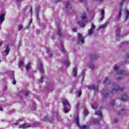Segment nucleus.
I'll use <instances>...</instances> for the list:
<instances>
[{
    "instance_id": "nucleus-19",
    "label": "nucleus",
    "mask_w": 129,
    "mask_h": 129,
    "mask_svg": "<svg viewBox=\"0 0 129 129\" xmlns=\"http://www.w3.org/2000/svg\"><path fill=\"white\" fill-rule=\"evenodd\" d=\"M75 122L77 125L78 126H80V124L79 123V118L78 117H76L75 118Z\"/></svg>"
},
{
    "instance_id": "nucleus-8",
    "label": "nucleus",
    "mask_w": 129,
    "mask_h": 129,
    "mask_svg": "<svg viewBox=\"0 0 129 129\" xmlns=\"http://www.w3.org/2000/svg\"><path fill=\"white\" fill-rule=\"evenodd\" d=\"M104 10H102L101 12V18L100 19V21H103V19H104Z\"/></svg>"
},
{
    "instance_id": "nucleus-61",
    "label": "nucleus",
    "mask_w": 129,
    "mask_h": 129,
    "mask_svg": "<svg viewBox=\"0 0 129 129\" xmlns=\"http://www.w3.org/2000/svg\"><path fill=\"white\" fill-rule=\"evenodd\" d=\"M121 110H124V109L122 108V109H121Z\"/></svg>"
},
{
    "instance_id": "nucleus-50",
    "label": "nucleus",
    "mask_w": 129,
    "mask_h": 129,
    "mask_svg": "<svg viewBox=\"0 0 129 129\" xmlns=\"http://www.w3.org/2000/svg\"><path fill=\"white\" fill-rule=\"evenodd\" d=\"M47 119H48V118H47V117H45L43 120H47Z\"/></svg>"
},
{
    "instance_id": "nucleus-27",
    "label": "nucleus",
    "mask_w": 129,
    "mask_h": 129,
    "mask_svg": "<svg viewBox=\"0 0 129 129\" xmlns=\"http://www.w3.org/2000/svg\"><path fill=\"white\" fill-rule=\"evenodd\" d=\"M39 69H40V72H43L44 71V70L43 69V64L42 63H40V66L39 67Z\"/></svg>"
},
{
    "instance_id": "nucleus-1",
    "label": "nucleus",
    "mask_w": 129,
    "mask_h": 129,
    "mask_svg": "<svg viewBox=\"0 0 129 129\" xmlns=\"http://www.w3.org/2000/svg\"><path fill=\"white\" fill-rule=\"evenodd\" d=\"M62 104H63V110L65 113H68L69 111H70V107L71 105L69 103V102L67 101V100H64L62 102Z\"/></svg>"
},
{
    "instance_id": "nucleus-54",
    "label": "nucleus",
    "mask_w": 129,
    "mask_h": 129,
    "mask_svg": "<svg viewBox=\"0 0 129 129\" xmlns=\"http://www.w3.org/2000/svg\"><path fill=\"white\" fill-rule=\"evenodd\" d=\"M32 22H33V20L31 19L30 21V24H32Z\"/></svg>"
},
{
    "instance_id": "nucleus-49",
    "label": "nucleus",
    "mask_w": 129,
    "mask_h": 129,
    "mask_svg": "<svg viewBox=\"0 0 129 129\" xmlns=\"http://www.w3.org/2000/svg\"><path fill=\"white\" fill-rule=\"evenodd\" d=\"M118 119H115L114 120V122H118Z\"/></svg>"
},
{
    "instance_id": "nucleus-30",
    "label": "nucleus",
    "mask_w": 129,
    "mask_h": 129,
    "mask_svg": "<svg viewBox=\"0 0 129 129\" xmlns=\"http://www.w3.org/2000/svg\"><path fill=\"white\" fill-rule=\"evenodd\" d=\"M88 113H89V112H88V110L85 109L84 111V114L85 115V116H87L88 115Z\"/></svg>"
},
{
    "instance_id": "nucleus-36",
    "label": "nucleus",
    "mask_w": 129,
    "mask_h": 129,
    "mask_svg": "<svg viewBox=\"0 0 129 129\" xmlns=\"http://www.w3.org/2000/svg\"><path fill=\"white\" fill-rule=\"evenodd\" d=\"M43 81H44V77L41 76V79L40 80V83H42V82H43Z\"/></svg>"
},
{
    "instance_id": "nucleus-56",
    "label": "nucleus",
    "mask_w": 129,
    "mask_h": 129,
    "mask_svg": "<svg viewBox=\"0 0 129 129\" xmlns=\"http://www.w3.org/2000/svg\"><path fill=\"white\" fill-rule=\"evenodd\" d=\"M0 110H3V107H0Z\"/></svg>"
},
{
    "instance_id": "nucleus-46",
    "label": "nucleus",
    "mask_w": 129,
    "mask_h": 129,
    "mask_svg": "<svg viewBox=\"0 0 129 129\" xmlns=\"http://www.w3.org/2000/svg\"><path fill=\"white\" fill-rule=\"evenodd\" d=\"M72 31H74V32H77V29H73Z\"/></svg>"
},
{
    "instance_id": "nucleus-33",
    "label": "nucleus",
    "mask_w": 129,
    "mask_h": 129,
    "mask_svg": "<svg viewBox=\"0 0 129 129\" xmlns=\"http://www.w3.org/2000/svg\"><path fill=\"white\" fill-rule=\"evenodd\" d=\"M91 29L92 30H94V29H95V25H94V24L92 23Z\"/></svg>"
},
{
    "instance_id": "nucleus-51",
    "label": "nucleus",
    "mask_w": 129,
    "mask_h": 129,
    "mask_svg": "<svg viewBox=\"0 0 129 129\" xmlns=\"http://www.w3.org/2000/svg\"><path fill=\"white\" fill-rule=\"evenodd\" d=\"M97 2H103V0H96Z\"/></svg>"
},
{
    "instance_id": "nucleus-15",
    "label": "nucleus",
    "mask_w": 129,
    "mask_h": 129,
    "mask_svg": "<svg viewBox=\"0 0 129 129\" xmlns=\"http://www.w3.org/2000/svg\"><path fill=\"white\" fill-rule=\"evenodd\" d=\"M104 83H107L108 84H110V80L108 79V77H106L104 81Z\"/></svg>"
},
{
    "instance_id": "nucleus-47",
    "label": "nucleus",
    "mask_w": 129,
    "mask_h": 129,
    "mask_svg": "<svg viewBox=\"0 0 129 129\" xmlns=\"http://www.w3.org/2000/svg\"><path fill=\"white\" fill-rule=\"evenodd\" d=\"M117 69H118V67H117V66H115L114 67V70H117Z\"/></svg>"
},
{
    "instance_id": "nucleus-60",
    "label": "nucleus",
    "mask_w": 129,
    "mask_h": 129,
    "mask_svg": "<svg viewBox=\"0 0 129 129\" xmlns=\"http://www.w3.org/2000/svg\"><path fill=\"white\" fill-rule=\"evenodd\" d=\"M80 2H83V0H79Z\"/></svg>"
},
{
    "instance_id": "nucleus-42",
    "label": "nucleus",
    "mask_w": 129,
    "mask_h": 129,
    "mask_svg": "<svg viewBox=\"0 0 129 129\" xmlns=\"http://www.w3.org/2000/svg\"><path fill=\"white\" fill-rule=\"evenodd\" d=\"M117 80H120V79H122V77H118L117 78H116Z\"/></svg>"
},
{
    "instance_id": "nucleus-63",
    "label": "nucleus",
    "mask_w": 129,
    "mask_h": 129,
    "mask_svg": "<svg viewBox=\"0 0 129 129\" xmlns=\"http://www.w3.org/2000/svg\"><path fill=\"white\" fill-rule=\"evenodd\" d=\"M48 121H49V122H52V121H49V120H48Z\"/></svg>"
},
{
    "instance_id": "nucleus-18",
    "label": "nucleus",
    "mask_w": 129,
    "mask_h": 129,
    "mask_svg": "<svg viewBox=\"0 0 129 129\" xmlns=\"http://www.w3.org/2000/svg\"><path fill=\"white\" fill-rule=\"evenodd\" d=\"M80 126V129H89V126H87V125H83L82 126Z\"/></svg>"
},
{
    "instance_id": "nucleus-28",
    "label": "nucleus",
    "mask_w": 129,
    "mask_h": 129,
    "mask_svg": "<svg viewBox=\"0 0 129 129\" xmlns=\"http://www.w3.org/2000/svg\"><path fill=\"white\" fill-rule=\"evenodd\" d=\"M115 102V101H114V100H111L110 102V105H111V106H113L114 105Z\"/></svg>"
},
{
    "instance_id": "nucleus-3",
    "label": "nucleus",
    "mask_w": 129,
    "mask_h": 129,
    "mask_svg": "<svg viewBox=\"0 0 129 129\" xmlns=\"http://www.w3.org/2000/svg\"><path fill=\"white\" fill-rule=\"evenodd\" d=\"M30 126H31V124L25 123L19 125V128H27L28 127H30Z\"/></svg>"
},
{
    "instance_id": "nucleus-34",
    "label": "nucleus",
    "mask_w": 129,
    "mask_h": 129,
    "mask_svg": "<svg viewBox=\"0 0 129 129\" xmlns=\"http://www.w3.org/2000/svg\"><path fill=\"white\" fill-rule=\"evenodd\" d=\"M92 107L93 109H96V108H97V105L96 104H94L92 106Z\"/></svg>"
},
{
    "instance_id": "nucleus-57",
    "label": "nucleus",
    "mask_w": 129,
    "mask_h": 129,
    "mask_svg": "<svg viewBox=\"0 0 129 129\" xmlns=\"http://www.w3.org/2000/svg\"><path fill=\"white\" fill-rule=\"evenodd\" d=\"M57 1V2H61L62 1V0H56Z\"/></svg>"
},
{
    "instance_id": "nucleus-53",
    "label": "nucleus",
    "mask_w": 129,
    "mask_h": 129,
    "mask_svg": "<svg viewBox=\"0 0 129 129\" xmlns=\"http://www.w3.org/2000/svg\"><path fill=\"white\" fill-rule=\"evenodd\" d=\"M2 45H3V42L0 41V46H2Z\"/></svg>"
},
{
    "instance_id": "nucleus-52",
    "label": "nucleus",
    "mask_w": 129,
    "mask_h": 129,
    "mask_svg": "<svg viewBox=\"0 0 129 129\" xmlns=\"http://www.w3.org/2000/svg\"><path fill=\"white\" fill-rule=\"evenodd\" d=\"M30 12L31 13V14H32V12H33V8H31V10H30Z\"/></svg>"
},
{
    "instance_id": "nucleus-39",
    "label": "nucleus",
    "mask_w": 129,
    "mask_h": 129,
    "mask_svg": "<svg viewBox=\"0 0 129 129\" xmlns=\"http://www.w3.org/2000/svg\"><path fill=\"white\" fill-rule=\"evenodd\" d=\"M62 53H66V50L64 49V48H62V49L61 50Z\"/></svg>"
},
{
    "instance_id": "nucleus-5",
    "label": "nucleus",
    "mask_w": 129,
    "mask_h": 129,
    "mask_svg": "<svg viewBox=\"0 0 129 129\" xmlns=\"http://www.w3.org/2000/svg\"><path fill=\"white\" fill-rule=\"evenodd\" d=\"M87 88L88 89H91V90H96L98 89V87H95V86H88Z\"/></svg>"
},
{
    "instance_id": "nucleus-31",
    "label": "nucleus",
    "mask_w": 129,
    "mask_h": 129,
    "mask_svg": "<svg viewBox=\"0 0 129 129\" xmlns=\"http://www.w3.org/2000/svg\"><path fill=\"white\" fill-rule=\"evenodd\" d=\"M100 121V120H98V119H95L94 120V122H95V123H99Z\"/></svg>"
},
{
    "instance_id": "nucleus-29",
    "label": "nucleus",
    "mask_w": 129,
    "mask_h": 129,
    "mask_svg": "<svg viewBox=\"0 0 129 129\" xmlns=\"http://www.w3.org/2000/svg\"><path fill=\"white\" fill-rule=\"evenodd\" d=\"M88 34L89 35H92V34H93V29H90L88 30Z\"/></svg>"
},
{
    "instance_id": "nucleus-44",
    "label": "nucleus",
    "mask_w": 129,
    "mask_h": 129,
    "mask_svg": "<svg viewBox=\"0 0 129 129\" xmlns=\"http://www.w3.org/2000/svg\"><path fill=\"white\" fill-rule=\"evenodd\" d=\"M19 121H17L16 123H14V124L15 125H19Z\"/></svg>"
},
{
    "instance_id": "nucleus-62",
    "label": "nucleus",
    "mask_w": 129,
    "mask_h": 129,
    "mask_svg": "<svg viewBox=\"0 0 129 129\" xmlns=\"http://www.w3.org/2000/svg\"><path fill=\"white\" fill-rule=\"evenodd\" d=\"M50 57H52V55H51V54H50Z\"/></svg>"
},
{
    "instance_id": "nucleus-4",
    "label": "nucleus",
    "mask_w": 129,
    "mask_h": 129,
    "mask_svg": "<svg viewBox=\"0 0 129 129\" xmlns=\"http://www.w3.org/2000/svg\"><path fill=\"white\" fill-rule=\"evenodd\" d=\"M117 73L119 75H123V76L126 75V72L125 71L118 70L117 71Z\"/></svg>"
},
{
    "instance_id": "nucleus-26",
    "label": "nucleus",
    "mask_w": 129,
    "mask_h": 129,
    "mask_svg": "<svg viewBox=\"0 0 129 129\" xmlns=\"http://www.w3.org/2000/svg\"><path fill=\"white\" fill-rule=\"evenodd\" d=\"M106 27H107V24L105 23L103 25L100 26V29H103L104 28H106Z\"/></svg>"
},
{
    "instance_id": "nucleus-45",
    "label": "nucleus",
    "mask_w": 129,
    "mask_h": 129,
    "mask_svg": "<svg viewBox=\"0 0 129 129\" xmlns=\"http://www.w3.org/2000/svg\"><path fill=\"white\" fill-rule=\"evenodd\" d=\"M82 76H85V71H83L82 72Z\"/></svg>"
},
{
    "instance_id": "nucleus-7",
    "label": "nucleus",
    "mask_w": 129,
    "mask_h": 129,
    "mask_svg": "<svg viewBox=\"0 0 129 129\" xmlns=\"http://www.w3.org/2000/svg\"><path fill=\"white\" fill-rule=\"evenodd\" d=\"M127 98H128V96H127L126 94H125L122 96L120 98V100H121V101H126V100H127Z\"/></svg>"
},
{
    "instance_id": "nucleus-25",
    "label": "nucleus",
    "mask_w": 129,
    "mask_h": 129,
    "mask_svg": "<svg viewBox=\"0 0 129 129\" xmlns=\"http://www.w3.org/2000/svg\"><path fill=\"white\" fill-rule=\"evenodd\" d=\"M85 12H84V13L82 14V20H86L87 19V17H86Z\"/></svg>"
},
{
    "instance_id": "nucleus-41",
    "label": "nucleus",
    "mask_w": 129,
    "mask_h": 129,
    "mask_svg": "<svg viewBox=\"0 0 129 129\" xmlns=\"http://www.w3.org/2000/svg\"><path fill=\"white\" fill-rule=\"evenodd\" d=\"M125 0H122V2L120 4V7H122V5H123V2H124Z\"/></svg>"
},
{
    "instance_id": "nucleus-48",
    "label": "nucleus",
    "mask_w": 129,
    "mask_h": 129,
    "mask_svg": "<svg viewBox=\"0 0 129 129\" xmlns=\"http://www.w3.org/2000/svg\"><path fill=\"white\" fill-rule=\"evenodd\" d=\"M13 83L14 85H15V84H16L17 83V81H16L15 80H14L13 82Z\"/></svg>"
},
{
    "instance_id": "nucleus-9",
    "label": "nucleus",
    "mask_w": 129,
    "mask_h": 129,
    "mask_svg": "<svg viewBox=\"0 0 129 129\" xmlns=\"http://www.w3.org/2000/svg\"><path fill=\"white\" fill-rule=\"evenodd\" d=\"M57 25V34L59 36V37H62V34H61V29L59 28V25Z\"/></svg>"
},
{
    "instance_id": "nucleus-10",
    "label": "nucleus",
    "mask_w": 129,
    "mask_h": 129,
    "mask_svg": "<svg viewBox=\"0 0 129 129\" xmlns=\"http://www.w3.org/2000/svg\"><path fill=\"white\" fill-rule=\"evenodd\" d=\"M63 63L66 64V66L68 67L70 66V62L69 61V58L68 57L66 60H63Z\"/></svg>"
},
{
    "instance_id": "nucleus-14",
    "label": "nucleus",
    "mask_w": 129,
    "mask_h": 129,
    "mask_svg": "<svg viewBox=\"0 0 129 129\" xmlns=\"http://www.w3.org/2000/svg\"><path fill=\"white\" fill-rule=\"evenodd\" d=\"M5 53H6V54H9V53H10V44H8L6 46V49L5 51Z\"/></svg>"
},
{
    "instance_id": "nucleus-20",
    "label": "nucleus",
    "mask_w": 129,
    "mask_h": 129,
    "mask_svg": "<svg viewBox=\"0 0 129 129\" xmlns=\"http://www.w3.org/2000/svg\"><path fill=\"white\" fill-rule=\"evenodd\" d=\"M74 77H76L77 76V68H74Z\"/></svg>"
},
{
    "instance_id": "nucleus-35",
    "label": "nucleus",
    "mask_w": 129,
    "mask_h": 129,
    "mask_svg": "<svg viewBox=\"0 0 129 129\" xmlns=\"http://www.w3.org/2000/svg\"><path fill=\"white\" fill-rule=\"evenodd\" d=\"M67 8H69V7H70V4L69 3V2H67L66 3Z\"/></svg>"
},
{
    "instance_id": "nucleus-38",
    "label": "nucleus",
    "mask_w": 129,
    "mask_h": 129,
    "mask_svg": "<svg viewBox=\"0 0 129 129\" xmlns=\"http://www.w3.org/2000/svg\"><path fill=\"white\" fill-rule=\"evenodd\" d=\"M90 68L92 69V70H93V69H94V66L93 64H91L90 66Z\"/></svg>"
},
{
    "instance_id": "nucleus-37",
    "label": "nucleus",
    "mask_w": 129,
    "mask_h": 129,
    "mask_svg": "<svg viewBox=\"0 0 129 129\" xmlns=\"http://www.w3.org/2000/svg\"><path fill=\"white\" fill-rule=\"evenodd\" d=\"M23 28V25H19V27L18 28L19 31H21V30H22Z\"/></svg>"
},
{
    "instance_id": "nucleus-11",
    "label": "nucleus",
    "mask_w": 129,
    "mask_h": 129,
    "mask_svg": "<svg viewBox=\"0 0 129 129\" xmlns=\"http://www.w3.org/2000/svg\"><path fill=\"white\" fill-rule=\"evenodd\" d=\"M119 34H120V28H118L116 31V37H118V38H120V35H119Z\"/></svg>"
},
{
    "instance_id": "nucleus-2",
    "label": "nucleus",
    "mask_w": 129,
    "mask_h": 129,
    "mask_svg": "<svg viewBox=\"0 0 129 129\" xmlns=\"http://www.w3.org/2000/svg\"><path fill=\"white\" fill-rule=\"evenodd\" d=\"M124 90V87L120 88L119 86L116 85L115 88L112 89V91H111V93H112V94H113V93H115V92H116L117 91H123Z\"/></svg>"
},
{
    "instance_id": "nucleus-16",
    "label": "nucleus",
    "mask_w": 129,
    "mask_h": 129,
    "mask_svg": "<svg viewBox=\"0 0 129 129\" xmlns=\"http://www.w3.org/2000/svg\"><path fill=\"white\" fill-rule=\"evenodd\" d=\"M125 13H126V18L125 19V21H127V19H128L129 17V11L127 9H125Z\"/></svg>"
},
{
    "instance_id": "nucleus-40",
    "label": "nucleus",
    "mask_w": 129,
    "mask_h": 129,
    "mask_svg": "<svg viewBox=\"0 0 129 129\" xmlns=\"http://www.w3.org/2000/svg\"><path fill=\"white\" fill-rule=\"evenodd\" d=\"M120 16H121V9L119 10L118 17L120 18Z\"/></svg>"
},
{
    "instance_id": "nucleus-12",
    "label": "nucleus",
    "mask_w": 129,
    "mask_h": 129,
    "mask_svg": "<svg viewBox=\"0 0 129 129\" xmlns=\"http://www.w3.org/2000/svg\"><path fill=\"white\" fill-rule=\"evenodd\" d=\"M95 114H96L97 115H98L99 116H100L102 118V112L101 111H97L95 113Z\"/></svg>"
},
{
    "instance_id": "nucleus-6",
    "label": "nucleus",
    "mask_w": 129,
    "mask_h": 129,
    "mask_svg": "<svg viewBox=\"0 0 129 129\" xmlns=\"http://www.w3.org/2000/svg\"><path fill=\"white\" fill-rule=\"evenodd\" d=\"M78 39L80 42H81L82 44H84V39L82 38V35L80 33L78 34Z\"/></svg>"
},
{
    "instance_id": "nucleus-64",
    "label": "nucleus",
    "mask_w": 129,
    "mask_h": 129,
    "mask_svg": "<svg viewBox=\"0 0 129 129\" xmlns=\"http://www.w3.org/2000/svg\"><path fill=\"white\" fill-rule=\"evenodd\" d=\"M37 14H38V12H37Z\"/></svg>"
},
{
    "instance_id": "nucleus-58",
    "label": "nucleus",
    "mask_w": 129,
    "mask_h": 129,
    "mask_svg": "<svg viewBox=\"0 0 129 129\" xmlns=\"http://www.w3.org/2000/svg\"><path fill=\"white\" fill-rule=\"evenodd\" d=\"M22 0H16V2H21Z\"/></svg>"
},
{
    "instance_id": "nucleus-17",
    "label": "nucleus",
    "mask_w": 129,
    "mask_h": 129,
    "mask_svg": "<svg viewBox=\"0 0 129 129\" xmlns=\"http://www.w3.org/2000/svg\"><path fill=\"white\" fill-rule=\"evenodd\" d=\"M102 94H103L104 96L105 97V98H106L107 96H108V93H106L105 91L104 90H103L102 91Z\"/></svg>"
},
{
    "instance_id": "nucleus-43",
    "label": "nucleus",
    "mask_w": 129,
    "mask_h": 129,
    "mask_svg": "<svg viewBox=\"0 0 129 129\" xmlns=\"http://www.w3.org/2000/svg\"><path fill=\"white\" fill-rule=\"evenodd\" d=\"M30 93L29 92H26L25 93V96H27V95L29 94Z\"/></svg>"
},
{
    "instance_id": "nucleus-55",
    "label": "nucleus",
    "mask_w": 129,
    "mask_h": 129,
    "mask_svg": "<svg viewBox=\"0 0 129 129\" xmlns=\"http://www.w3.org/2000/svg\"><path fill=\"white\" fill-rule=\"evenodd\" d=\"M50 51V50H49L48 49H47V53H49V51Z\"/></svg>"
},
{
    "instance_id": "nucleus-32",
    "label": "nucleus",
    "mask_w": 129,
    "mask_h": 129,
    "mask_svg": "<svg viewBox=\"0 0 129 129\" xmlns=\"http://www.w3.org/2000/svg\"><path fill=\"white\" fill-rule=\"evenodd\" d=\"M82 94V92L81 91V90H79L78 92V96L79 97H80L81 96V95Z\"/></svg>"
},
{
    "instance_id": "nucleus-13",
    "label": "nucleus",
    "mask_w": 129,
    "mask_h": 129,
    "mask_svg": "<svg viewBox=\"0 0 129 129\" xmlns=\"http://www.w3.org/2000/svg\"><path fill=\"white\" fill-rule=\"evenodd\" d=\"M5 21V15L4 14H1L0 16V22L3 23V22Z\"/></svg>"
},
{
    "instance_id": "nucleus-21",
    "label": "nucleus",
    "mask_w": 129,
    "mask_h": 129,
    "mask_svg": "<svg viewBox=\"0 0 129 129\" xmlns=\"http://www.w3.org/2000/svg\"><path fill=\"white\" fill-rule=\"evenodd\" d=\"M78 25H79L81 26V28H83L85 27V24L83 23H81L80 22H77Z\"/></svg>"
},
{
    "instance_id": "nucleus-23",
    "label": "nucleus",
    "mask_w": 129,
    "mask_h": 129,
    "mask_svg": "<svg viewBox=\"0 0 129 129\" xmlns=\"http://www.w3.org/2000/svg\"><path fill=\"white\" fill-rule=\"evenodd\" d=\"M31 62L28 63L26 67V69L27 71H29V70H30V67H31Z\"/></svg>"
},
{
    "instance_id": "nucleus-59",
    "label": "nucleus",
    "mask_w": 129,
    "mask_h": 129,
    "mask_svg": "<svg viewBox=\"0 0 129 129\" xmlns=\"http://www.w3.org/2000/svg\"><path fill=\"white\" fill-rule=\"evenodd\" d=\"M119 114H120V112H118V113H117V115H119Z\"/></svg>"
},
{
    "instance_id": "nucleus-24",
    "label": "nucleus",
    "mask_w": 129,
    "mask_h": 129,
    "mask_svg": "<svg viewBox=\"0 0 129 129\" xmlns=\"http://www.w3.org/2000/svg\"><path fill=\"white\" fill-rule=\"evenodd\" d=\"M23 66H24V61L21 60L19 63V67H20V68H21V67H23Z\"/></svg>"
},
{
    "instance_id": "nucleus-22",
    "label": "nucleus",
    "mask_w": 129,
    "mask_h": 129,
    "mask_svg": "<svg viewBox=\"0 0 129 129\" xmlns=\"http://www.w3.org/2000/svg\"><path fill=\"white\" fill-rule=\"evenodd\" d=\"M92 60H97V59H98V56H97V55H93L91 57Z\"/></svg>"
}]
</instances>
